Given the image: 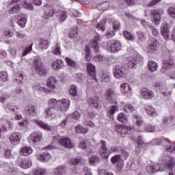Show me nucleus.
Returning a JSON list of instances; mask_svg holds the SVG:
<instances>
[{
	"label": "nucleus",
	"instance_id": "nucleus-29",
	"mask_svg": "<svg viewBox=\"0 0 175 175\" xmlns=\"http://www.w3.org/2000/svg\"><path fill=\"white\" fill-rule=\"evenodd\" d=\"M146 110L148 114V116H150V117H156V116H158V113H157V109L154 108L152 105H147L146 107Z\"/></svg>",
	"mask_w": 175,
	"mask_h": 175
},
{
	"label": "nucleus",
	"instance_id": "nucleus-15",
	"mask_svg": "<svg viewBox=\"0 0 175 175\" xmlns=\"http://www.w3.org/2000/svg\"><path fill=\"white\" fill-rule=\"evenodd\" d=\"M23 113L25 116H31V117H35L38 115L36 107L32 105L26 106L23 110Z\"/></svg>",
	"mask_w": 175,
	"mask_h": 175
},
{
	"label": "nucleus",
	"instance_id": "nucleus-17",
	"mask_svg": "<svg viewBox=\"0 0 175 175\" xmlns=\"http://www.w3.org/2000/svg\"><path fill=\"white\" fill-rule=\"evenodd\" d=\"M140 94L143 99H152L155 96V94L152 90L146 88L141 90Z\"/></svg>",
	"mask_w": 175,
	"mask_h": 175
},
{
	"label": "nucleus",
	"instance_id": "nucleus-40",
	"mask_svg": "<svg viewBox=\"0 0 175 175\" xmlns=\"http://www.w3.org/2000/svg\"><path fill=\"white\" fill-rule=\"evenodd\" d=\"M161 31V35H163L165 39L170 38V31L167 29V28L162 27Z\"/></svg>",
	"mask_w": 175,
	"mask_h": 175
},
{
	"label": "nucleus",
	"instance_id": "nucleus-13",
	"mask_svg": "<svg viewBox=\"0 0 175 175\" xmlns=\"http://www.w3.org/2000/svg\"><path fill=\"white\" fill-rule=\"evenodd\" d=\"M174 66V61H173V58L172 57H167L163 59V66L161 72H165L163 70H170L172 67Z\"/></svg>",
	"mask_w": 175,
	"mask_h": 175
},
{
	"label": "nucleus",
	"instance_id": "nucleus-47",
	"mask_svg": "<svg viewBox=\"0 0 175 175\" xmlns=\"http://www.w3.org/2000/svg\"><path fill=\"white\" fill-rule=\"evenodd\" d=\"M137 33L139 38L137 40V43L138 44H142V42L146 40V36L144 35V33H143L142 31H138L137 32Z\"/></svg>",
	"mask_w": 175,
	"mask_h": 175
},
{
	"label": "nucleus",
	"instance_id": "nucleus-4",
	"mask_svg": "<svg viewBox=\"0 0 175 175\" xmlns=\"http://www.w3.org/2000/svg\"><path fill=\"white\" fill-rule=\"evenodd\" d=\"M161 163L165 169H168V170L174 169V159L170 156H164Z\"/></svg>",
	"mask_w": 175,
	"mask_h": 175
},
{
	"label": "nucleus",
	"instance_id": "nucleus-34",
	"mask_svg": "<svg viewBox=\"0 0 175 175\" xmlns=\"http://www.w3.org/2000/svg\"><path fill=\"white\" fill-rule=\"evenodd\" d=\"M68 163L72 166L81 165V163H83V159L81 158L70 159L68 160Z\"/></svg>",
	"mask_w": 175,
	"mask_h": 175
},
{
	"label": "nucleus",
	"instance_id": "nucleus-25",
	"mask_svg": "<svg viewBox=\"0 0 175 175\" xmlns=\"http://www.w3.org/2000/svg\"><path fill=\"white\" fill-rule=\"evenodd\" d=\"M87 71H88V75H90V76H92V79H94L95 77L96 72L95 66H94V64H92L91 63H88L87 64Z\"/></svg>",
	"mask_w": 175,
	"mask_h": 175
},
{
	"label": "nucleus",
	"instance_id": "nucleus-8",
	"mask_svg": "<svg viewBox=\"0 0 175 175\" xmlns=\"http://www.w3.org/2000/svg\"><path fill=\"white\" fill-rule=\"evenodd\" d=\"M21 0H11L10 3V9L9 12L10 14H15V13H18L21 10V5L18 3Z\"/></svg>",
	"mask_w": 175,
	"mask_h": 175
},
{
	"label": "nucleus",
	"instance_id": "nucleus-38",
	"mask_svg": "<svg viewBox=\"0 0 175 175\" xmlns=\"http://www.w3.org/2000/svg\"><path fill=\"white\" fill-rule=\"evenodd\" d=\"M154 142L156 146H161V144H166L167 146L168 143H170V141L167 138L157 139Z\"/></svg>",
	"mask_w": 175,
	"mask_h": 175
},
{
	"label": "nucleus",
	"instance_id": "nucleus-30",
	"mask_svg": "<svg viewBox=\"0 0 175 175\" xmlns=\"http://www.w3.org/2000/svg\"><path fill=\"white\" fill-rule=\"evenodd\" d=\"M52 66L55 70H59L64 66V61L62 59H57L53 62Z\"/></svg>",
	"mask_w": 175,
	"mask_h": 175
},
{
	"label": "nucleus",
	"instance_id": "nucleus-58",
	"mask_svg": "<svg viewBox=\"0 0 175 175\" xmlns=\"http://www.w3.org/2000/svg\"><path fill=\"white\" fill-rule=\"evenodd\" d=\"M4 35L6 38H12L14 36V32L10 29H5L4 31Z\"/></svg>",
	"mask_w": 175,
	"mask_h": 175
},
{
	"label": "nucleus",
	"instance_id": "nucleus-33",
	"mask_svg": "<svg viewBox=\"0 0 175 175\" xmlns=\"http://www.w3.org/2000/svg\"><path fill=\"white\" fill-rule=\"evenodd\" d=\"M101 159L98 156L92 155L89 159V163L90 165H93V166H95V165H97V163H99L100 162Z\"/></svg>",
	"mask_w": 175,
	"mask_h": 175
},
{
	"label": "nucleus",
	"instance_id": "nucleus-41",
	"mask_svg": "<svg viewBox=\"0 0 175 175\" xmlns=\"http://www.w3.org/2000/svg\"><path fill=\"white\" fill-rule=\"evenodd\" d=\"M146 170L148 173L152 174V173H157L159 170V167H157L155 165H149L146 167Z\"/></svg>",
	"mask_w": 175,
	"mask_h": 175
},
{
	"label": "nucleus",
	"instance_id": "nucleus-42",
	"mask_svg": "<svg viewBox=\"0 0 175 175\" xmlns=\"http://www.w3.org/2000/svg\"><path fill=\"white\" fill-rule=\"evenodd\" d=\"M133 118H135V120H137L135 122V125L137 126H142L143 125V121L142 120V118L140 117V116H139V114L133 113Z\"/></svg>",
	"mask_w": 175,
	"mask_h": 175
},
{
	"label": "nucleus",
	"instance_id": "nucleus-35",
	"mask_svg": "<svg viewBox=\"0 0 175 175\" xmlns=\"http://www.w3.org/2000/svg\"><path fill=\"white\" fill-rule=\"evenodd\" d=\"M123 35L127 40H130L131 42H133V40H135L136 39L135 35L132 34L131 32L128 31H124Z\"/></svg>",
	"mask_w": 175,
	"mask_h": 175
},
{
	"label": "nucleus",
	"instance_id": "nucleus-37",
	"mask_svg": "<svg viewBox=\"0 0 175 175\" xmlns=\"http://www.w3.org/2000/svg\"><path fill=\"white\" fill-rule=\"evenodd\" d=\"M65 59L68 66H70L71 68H74V69H77V63L75 60L69 57H66Z\"/></svg>",
	"mask_w": 175,
	"mask_h": 175
},
{
	"label": "nucleus",
	"instance_id": "nucleus-57",
	"mask_svg": "<svg viewBox=\"0 0 175 175\" xmlns=\"http://www.w3.org/2000/svg\"><path fill=\"white\" fill-rule=\"evenodd\" d=\"M144 130L146 132H154V131H155V127H154V126L151 124H145Z\"/></svg>",
	"mask_w": 175,
	"mask_h": 175
},
{
	"label": "nucleus",
	"instance_id": "nucleus-18",
	"mask_svg": "<svg viewBox=\"0 0 175 175\" xmlns=\"http://www.w3.org/2000/svg\"><path fill=\"white\" fill-rule=\"evenodd\" d=\"M129 62H131V64L137 65V64H139V62H142L143 57H142L139 53L135 52V54L129 57Z\"/></svg>",
	"mask_w": 175,
	"mask_h": 175
},
{
	"label": "nucleus",
	"instance_id": "nucleus-63",
	"mask_svg": "<svg viewBox=\"0 0 175 175\" xmlns=\"http://www.w3.org/2000/svg\"><path fill=\"white\" fill-rule=\"evenodd\" d=\"M98 175H114L111 172H108L105 170H100L98 171Z\"/></svg>",
	"mask_w": 175,
	"mask_h": 175
},
{
	"label": "nucleus",
	"instance_id": "nucleus-21",
	"mask_svg": "<svg viewBox=\"0 0 175 175\" xmlns=\"http://www.w3.org/2000/svg\"><path fill=\"white\" fill-rule=\"evenodd\" d=\"M46 85L50 90H55L57 88V79L55 77H50L46 80Z\"/></svg>",
	"mask_w": 175,
	"mask_h": 175
},
{
	"label": "nucleus",
	"instance_id": "nucleus-59",
	"mask_svg": "<svg viewBox=\"0 0 175 175\" xmlns=\"http://www.w3.org/2000/svg\"><path fill=\"white\" fill-rule=\"evenodd\" d=\"M5 158H8V159H12L13 158V154H12V150L9 149L5 150Z\"/></svg>",
	"mask_w": 175,
	"mask_h": 175
},
{
	"label": "nucleus",
	"instance_id": "nucleus-3",
	"mask_svg": "<svg viewBox=\"0 0 175 175\" xmlns=\"http://www.w3.org/2000/svg\"><path fill=\"white\" fill-rule=\"evenodd\" d=\"M163 10L161 9L150 10V14L153 17L152 23H154L155 25H159V24H161V15L163 14Z\"/></svg>",
	"mask_w": 175,
	"mask_h": 175
},
{
	"label": "nucleus",
	"instance_id": "nucleus-43",
	"mask_svg": "<svg viewBox=\"0 0 175 175\" xmlns=\"http://www.w3.org/2000/svg\"><path fill=\"white\" fill-rule=\"evenodd\" d=\"M75 131L77 133H87L88 132V128H84L81 125L78 124L75 126Z\"/></svg>",
	"mask_w": 175,
	"mask_h": 175
},
{
	"label": "nucleus",
	"instance_id": "nucleus-52",
	"mask_svg": "<svg viewBox=\"0 0 175 175\" xmlns=\"http://www.w3.org/2000/svg\"><path fill=\"white\" fill-rule=\"evenodd\" d=\"M142 25L146 29L147 32H150V29L152 27L146 20H141Z\"/></svg>",
	"mask_w": 175,
	"mask_h": 175
},
{
	"label": "nucleus",
	"instance_id": "nucleus-56",
	"mask_svg": "<svg viewBox=\"0 0 175 175\" xmlns=\"http://www.w3.org/2000/svg\"><path fill=\"white\" fill-rule=\"evenodd\" d=\"M0 79L1 81H8L9 80V77H8V73L6 72L3 71L0 73Z\"/></svg>",
	"mask_w": 175,
	"mask_h": 175
},
{
	"label": "nucleus",
	"instance_id": "nucleus-64",
	"mask_svg": "<svg viewBox=\"0 0 175 175\" xmlns=\"http://www.w3.org/2000/svg\"><path fill=\"white\" fill-rule=\"evenodd\" d=\"M44 170L40 168L34 172V175H44Z\"/></svg>",
	"mask_w": 175,
	"mask_h": 175
},
{
	"label": "nucleus",
	"instance_id": "nucleus-46",
	"mask_svg": "<svg viewBox=\"0 0 175 175\" xmlns=\"http://www.w3.org/2000/svg\"><path fill=\"white\" fill-rule=\"evenodd\" d=\"M39 46L40 49H42V50H46V49L49 48V41L46 40H41Z\"/></svg>",
	"mask_w": 175,
	"mask_h": 175
},
{
	"label": "nucleus",
	"instance_id": "nucleus-60",
	"mask_svg": "<svg viewBox=\"0 0 175 175\" xmlns=\"http://www.w3.org/2000/svg\"><path fill=\"white\" fill-rule=\"evenodd\" d=\"M23 8H25V9H27V10H33L34 9L32 3H29L27 2H25L23 3Z\"/></svg>",
	"mask_w": 175,
	"mask_h": 175
},
{
	"label": "nucleus",
	"instance_id": "nucleus-49",
	"mask_svg": "<svg viewBox=\"0 0 175 175\" xmlns=\"http://www.w3.org/2000/svg\"><path fill=\"white\" fill-rule=\"evenodd\" d=\"M167 13L171 18L175 19V6L172 5L167 9Z\"/></svg>",
	"mask_w": 175,
	"mask_h": 175
},
{
	"label": "nucleus",
	"instance_id": "nucleus-28",
	"mask_svg": "<svg viewBox=\"0 0 175 175\" xmlns=\"http://www.w3.org/2000/svg\"><path fill=\"white\" fill-rule=\"evenodd\" d=\"M54 173L57 175H65L66 174V167L65 165H61L54 169Z\"/></svg>",
	"mask_w": 175,
	"mask_h": 175
},
{
	"label": "nucleus",
	"instance_id": "nucleus-26",
	"mask_svg": "<svg viewBox=\"0 0 175 175\" xmlns=\"http://www.w3.org/2000/svg\"><path fill=\"white\" fill-rule=\"evenodd\" d=\"M33 150L29 146H23L21 148V155H23V157H28V155H31Z\"/></svg>",
	"mask_w": 175,
	"mask_h": 175
},
{
	"label": "nucleus",
	"instance_id": "nucleus-39",
	"mask_svg": "<svg viewBox=\"0 0 175 175\" xmlns=\"http://www.w3.org/2000/svg\"><path fill=\"white\" fill-rule=\"evenodd\" d=\"M77 32H79V29H77V27H74L71 28L68 35L70 38H77V35H79Z\"/></svg>",
	"mask_w": 175,
	"mask_h": 175
},
{
	"label": "nucleus",
	"instance_id": "nucleus-24",
	"mask_svg": "<svg viewBox=\"0 0 175 175\" xmlns=\"http://www.w3.org/2000/svg\"><path fill=\"white\" fill-rule=\"evenodd\" d=\"M16 23L21 28H24L25 24H27V16L25 14H21V15L17 16Z\"/></svg>",
	"mask_w": 175,
	"mask_h": 175
},
{
	"label": "nucleus",
	"instance_id": "nucleus-61",
	"mask_svg": "<svg viewBox=\"0 0 175 175\" xmlns=\"http://www.w3.org/2000/svg\"><path fill=\"white\" fill-rule=\"evenodd\" d=\"M161 0H152L150 3H148L146 6L148 8H151L152 6H155L157 3H159Z\"/></svg>",
	"mask_w": 175,
	"mask_h": 175
},
{
	"label": "nucleus",
	"instance_id": "nucleus-53",
	"mask_svg": "<svg viewBox=\"0 0 175 175\" xmlns=\"http://www.w3.org/2000/svg\"><path fill=\"white\" fill-rule=\"evenodd\" d=\"M124 110L126 111V113H132V111H135V107L132 105L128 104L125 105Z\"/></svg>",
	"mask_w": 175,
	"mask_h": 175
},
{
	"label": "nucleus",
	"instance_id": "nucleus-51",
	"mask_svg": "<svg viewBox=\"0 0 175 175\" xmlns=\"http://www.w3.org/2000/svg\"><path fill=\"white\" fill-rule=\"evenodd\" d=\"M69 94L72 96H77V87L71 85L69 90Z\"/></svg>",
	"mask_w": 175,
	"mask_h": 175
},
{
	"label": "nucleus",
	"instance_id": "nucleus-45",
	"mask_svg": "<svg viewBox=\"0 0 175 175\" xmlns=\"http://www.w3.org/2000/svg\"><path fill=\"white\" fill-rule=\"evenodd\" d=\"M105 25H106V20H102L96 25V29H100L101 31H103L105 29Z\"/></svg>",
	"mask_w": 175,
	"mask_h": 175
},
{
	"label": "nucleus",
	"instance_id": "nucleus-48",
	"mask_svg": "<svg viewBox=\"0 0 175 175\" xmlns=\"http://www.w3.org/2000/svg\"><path fill=\"white\" fill-rule=\"evenodd\" d=\"M157 49V43L153 42L150 44L148 47V53H150V54H153L156 51Z\"/></svg>",
	"mask_w": 175,
	"mask_h": 175
},
{
	"label": "nucleus",
	"instance_id": "nucleus-23",
	"mask_svg": "<svg viewBox=\"0 0 175 175\" xmlns=\"http://www.w3.org/2000/svg\"><path fill=\"white\" fill-rule=\"evenodd\" d=\"M51 158V155L47 152H42L37 155V159L40 162H47Z\"/></svg>",
	"mask_w": 175,
	"mask_h": 175
},
{
	"label": "nucleus",
	"instance_id": "nucleus-36",
	"mask_svg": "<svg viewBox=\"0 0 175 175\" xmlns=\"http://www.w3.org/2000/svg\"><path fill=\"white\" fill-rule=\"evenodd\" d=\"M117 120H118L120 122H122V124H128V118L124 113H120L118 115Z\"/></svg>",
	"mask_w": 175,
	"mask_h": 175
},
{
	"label": "nucleus",
	"instance_id": "nucleus-22",
	"mask_svg": "<svg viewBox=\"0 0 175 175\" xmlns=\"http://www.w3.org/2000/svg\"><path fill=\"white\" fill-rule=\"evenodd\" d=\"M10 140L14 145L18 144L21 140V134L18 133H14L10 136Z\"/></svg>",
	"mask_w": 175,
	"mask_h": 175
},
{
	"label": "nucleus",
	"instance_id": "nucleus-44",
	"mask_svg": "<svg viewBox=\"0 0 175 175\" xmlns=\"http://www.w3.org/2000/svg\"><path fill=\"white\" fill-rule=\"evenodd\" d=\"M55 13V9L49 10L48 11H46L45 13L44 14V18L47 20V18H50V17H53Z\"/></svg>",
	"mask_w": 175,
	"mask_h": 175
},
{
	"label": "nucleus",
	"instance_id": "nucleus-54",
	"mask_svg": "<svg viewBox=\"0 0 175 175\" xmlns=\"http://www.w3.org/2000/svg\"><path fill=\"white\" fill-rule=\"evenodd\" d=\"M118 111V107L117 105H111L109 110V113L111 116H114V113Z\"/></svg>",
	"mask_w": 175,
	"mask_h": 175
},
{
	"label": "nucleus",
	"instance_id": "nucleus-32",
	"mask_svg": "<svg viewBox=\"0 0 175 175\" xmlns=\"http://www.w3.org/2000/svg\"><path fill=\"white\" fill-rule=\"evenodd\" d=\"M33 90L36 92H39V94H42V92H44L45 94H49L50 91L49 89L46 88H43L40 86V85H36L33 86Z\"/></svg>",
	"mask_w": 175,
	"mask_h": 175
},
{
	"label": "nucleus",
	"instance_id": "nucleus-11",
	"mask_svg": "<svg viewBox=\"0 0 175 175\" xmlns=\"http://www.w3.org/2000/svg\"><path fill=\"white\" fill-rule=\"evenodd\" d=\"M89 106L92 110H100V100L99 97L90 98Z\"/></svg>",
	"mask_w": 175,
	"mask_h": 175
},
{
	"label": "nucleus",
	"instance_id": "nucleus-5",
	"mask_svg": "<svg viewBox=\"0 0 175 175\" xmlns=\"http://www.w3.org/2000/svg\"><path fill=\"white\" fill-rule=\"evenodd\" d=\"M107 49L111 53H117L121 49V42L118 40L109 41L107 44Z\"/></svg>",
	"mask_w": 175,
	"mask_h": 175
},
{
	"label": "nucleus",
	"instance_id": "nucleus-50",
	"mask_svg": "<svg viewBox=\"0 0 175 175\" xmlns=\"http://www.w3.org/2000/svg\"><path fill=\"white\" fill-rule=\"evenodd\" d=\"M118 128H121V132L122 133H127V135H131V133H132V129L130 126H122V127H120L118 126Z\"/></svg>",
	"mask_w": 175,
	"mask_h": 175
},
{
	"label": "nucleus",
	"instance_id": "nucleus-20",
	"mask_svg": "<svg viewBox=\"0 0 175 175\" xmlns=\"http://www.w3.org/2000/svg\"><path fill=\"white\" fill-rule=\"evenodd\" d=\"M154 87L155 88H158L164 96H167V94H170L167 91V88H166V85L161 83V82H157L154 84Z\"/></svg>",
	"mask_w": 175,
	"mask_h": 175
},
{
	"label": "nucleus",
	"instance_id": "nucleus-19",
	"mask_svg": "<svg viewBox=\"0 0 175 175\" xmlns=\"http://www.w3.org/2000/svg\"><path fill=\"white\" fill-rule=\"evenodd\" d=\"M30 140L31 142H33V143H40V141L42 139V132L36 131L30 135Z\"/></svg>",
	"mask_w": 175,
	"mask_h": 175
},
{
	"label": "nucleus",
	"instance_id": "nucleus-14",
	"mask_svg": "<svg viewBox=\"0 0 175 175\" xmlns=\"http://www.w3.org/2000/svg\"><path fill=\"white\" fill-rule=\"evenodd\" d=\"M117 93H116L113 89H109L107 91L106 99L109 102V103H114L115 105H117Z\"/></svg>",
	"mask_w": 175,
	"mask_h": 175
},
{
	"label": "nucleus",
	"instance_id": "nucleus-1",
	"mask_svg": "<svg viewBox=\"0 0 175 175\" xmlns=\"http://www.w3.org/2000/svg\"><path fill=\"white\" fill-rule=\"evenodd\" d=\"M46 117L57 118L59 116L58 101L55 98H51L48 101V108L44 111Z\"/></svg>",
	"mask_w": 175,
	"mask_h": 175
},
{
	"label": "nucleus",
	"instance_id": "nucleus-31",
	"mask_svg": "<svg viewBox=\"0 0 175 175\" xmlns=\"http://www.w3.org/2000/svg\"><path fill=\"white\" fill-rule=\"evenodd\" d=\"M148 69L150 72H157L158 70V64L154 61L148 62Z\"/></svg>",
	"mask_w": 175,
	"mask_h": 175
},
{
	"label": "nucleus",
	"instance_id": "nucleus-9",
	"mask_svg": "<svg viewBox=\"0 0 175 175\" xmlns=\"http://www.w3.org/2000/svg\"><path fill=\"white\" fill-rule=\"evenodd\" d=\"M59 143L66 148H73L75 143L72 142V139L68 137H62L59 139Z\"/></svg>",
	"mask_w": 175,
	"mask_h": 175
},
{
	"label": "nucleus",
	"instance_id": "nucleus-10",
	"mask_svg": "<svg viewBox=\"0 0 175 175\" xmlns=\"http://www.w3.org/2000/svg\"><path fill=\"white\" fill-rule=\"evenodd\" d=\"M126 75V68L120 66H118L113 68V76L116 79H121Z\"/></svg>",
	"mask_w": 175,
	"mask_h": 175
},
{
	"label": "nucleus",
	"instance_id": "nucleus-7",
	"mask_svg": "<svg viewBox=\"0 0 175 175\" xmlns=\"http://www.w3.org/2000/svg\"><path fill=\"white\" fill-rule=\"evenodd\" d=\"M101 146L99 150V154L103 158V159H109V156L110 155V150H107L106 147V142L101 141Z\"/></svg>",
	"mask_w": 175,
	"mask_h": 175
},
{
	"label": "nucleus",
	"instance_id": "nucleus-27",
	"mask_svg": "<svg viewBox=\"0 0 175 175\" xmlns=\"http://www.w3.org/2000/svg\"><path fill=\"white\" fill-rule=\"evenodd\" d=\"M35 122L38 126H40V128H42V129H45L46 131H53V126H50V125L44 123L42 120H35Z\"/></svg>",
	"mask_w": 175,
	"mask_h": 175
},
{
	"label": "nucleus",
	"instance_id": "nucleus-16",
	"mask_svg": "<svg viewBox=\"0 0 175 175\" xmlns=\"http://www.w3.org/2000/svg\"><path fill=\"white\" fill-rule=\"evenodd\" d=\"M99 42H100V36L96 35L90 42V46L92 47L94 53H98L99 51Z\"/></svg>",
	"mask_w": 175,
	"mask_h": 175
},
{
	"label": "nucleus",
	"instance_id": "nucleus-55",
	"mask_svg": "<svg viewBox=\"0 0 175 175\" xmlns=\"http://www.w3.org/2000/svg\"><path fill=\"white\" fill-rule=\"evenodd\" d=\"M122 161L121 159V157L120 155H115L111 159V161L113 165H116L118 162V163L120 161Z\"/></svg>",
	"mask_w": 175,
	"mask_h": 175
},
{
	"label": "nucleus",
	"instance_id": "nucleus-12",
	"mask_svg": "<svg viewBox=\"0 0 175 175\" xmlns=\"http://www.w3.org/2000/svg\"><path fill=\"white\" fill-rule=\"evenodd\" d=\"M17 163L20 167L22 169H28L32 166V163L29 159L18 157L17 159Z\"/></svg>",
	"mask_w": 175,
	"mask_h": 175
},
{
	"label": "nucleus",
	"instance_id": "nucleus-2",
	"mask_svg": "<svg viewBox=\"0 0 175 175\" xmlns=\"http://www.w3.org/2000/svg\"><path fill=\"white\" fill-rule=\"evenodd\" d=\"M33 73H37L40 76H46L47 75V69L42 63V59L39 57H36L33 61L31 66Z\"/></svg>",
	"mask_w": 175,
	"mask_h": 175
},
{
	"label": "nucleus",
	"instance_id": "nucleus-62",
	"mask_svg": "<svg viewBox=\"0 0 175 175\" xmlns=\"http://www.w3.org/2000/svg\"><path fill=\"white\" fill-rule=\"evenodd\" d=\"M165 149L168 152H174V154H175V146L167 144L165 145Z\"/></svg>",
	"mask_w": 175,
	"mask_h": 175
},
{
	"label": "nucleus",
	"instance_id": "nucleus-6",
	"mask_svg": "<svg viewBox=\"0 0 175 175\" xmlns=\"http://www.w3.org/2000/svg\"><path fill=\"white\" fill-rule=\"evenodd\" d=\"M70 105V101L68 99H63L57 100V110L59 116V111H62V113H65L69 109V106Z\"/></svg>",
	"mask_w": 175,
	"mask_h": 175
}]
</instances>
